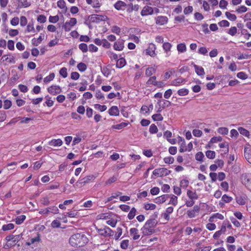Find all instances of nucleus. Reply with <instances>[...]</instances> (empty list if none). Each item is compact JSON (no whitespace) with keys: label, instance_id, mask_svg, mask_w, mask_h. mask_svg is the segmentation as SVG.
Returning <instances> with one entry per match:
<instances>
[{"label":"nucleus","instance_id":"1","mask_svg":"<svg viewBox=\"0 0 251 251\" xmlns=\"http://www.w3.org/2000/svg\"><path fill=\"white\" fill-rule=\"evenodd\" d=\"M88 238L83 233L75 234L69 239L70 244L75 247H83L88 242Z\"/></svg>","mask_w":251,"mask_h":251},{"label":"nucleus","instance_id":"2","mask_svg":"<svg viewBox=\"0 0 251 251\" xmlns=\"http://www.w3.org/2000/svg\"><path fill=\"white\" fill-rule=\"evenodd\" d=\"M157 222L155 219L148 220L142 228L143 234L144 235L148 236L151 235L154 233V227L156 226Z\"/></svg>","mask_w":251,"mask_h":251},{"label":"nucleus","instance_id":"3","mask_svg":"<svg viewBox=\"0 0 251 251\" xmlns=\"http://www.w3.org/2000/svg\"><path fill=\"white\" fill-rule=\"evenodd\" d=\"M22 238V234H18L16 235H10L7 236L5 240L7 242L5 245V248L14 246L17 242H18Z\"/></svg>","mask_w":251,"mask_h":251},{"label":"nucleus","instance_id":"4","mask_svg":"<svg viewBox=\"0 0 251 251\" xmlns=\"http://www.w3.org/2000/svg\"><path fill=\"white\" fill-rule=\"evenodd\" d=\"M241 179L243 184H244L248 189L251 190V174H243L241 176Z\"/></svg>","mask_w":251,"mask_h":251},{"label":"nucleus","instance_id":"5","mask_svg":"<svg viewBox=\"0 0 251 251\" xmlns=\"http://www.w3.org/2000/svg\"><path fill=\"white\" fill-rule=\"evenodd\" d=\"M89 19L92 23H99L101 21H105L107 19V16L102 15L92 14L89 16Z\"/></svg>","mask_w":251,"mask_h":251},{"label":"nucleus","instance_id":"6","mask_svg":"<svg viewBox=\"0 0 251 251\" xmlns=\"http://www.w3.org/2000/svg\"><path fill=\"white\" fill-rule=\"evenodd\" d=\"M171 171L165 168H160L155 169L153 171V175L157 177H163L167 176L170 173Z\"/></svg>","mask_w":251,"mask_h":251},{"label":"nucleus","instance_id":"7","mask_svg":"<svg viewBox=\"0 0 251 251\" xmlns=\"http://www.w3.org/2000/svg\"><path fill=\"white\" fill-rule=\"evenodd\" d=\"M98 233L104 237L113 236L114 231L108 226H105L103 228H97Z\"/></svg>","mask_w":251,"mask_h":251},{"label":"nucleus","instance_id":"8","mask_svg":"<svg viewBox=\"0 0 251 251\" xmlns=\"http://www.w3.org/2000/svg\"><path fill=\"white\" fill-rule=\"evenodd\" d=\"M77 20L75 18H72L69 22H66L63 25V27L66 32L71 30L72 27L76 24Z\"/></svg>","mask_w":251,"mask_h":251},{"label":"nucleus","instance_id":"9","mask_svg":"<svg viewBox=\"0 0 251 251\" xmlns=\"http://www.w3.org/2000/svg\"><path fill=\"white\" fill-rule=\"evenodd\" d=\"M200 211V207L198 205H195L193 209L187 211V214L190 218H193L198 215Z\"/></svg>","mask_w":251,"mask_h":251},{"label":"nucleus","instance_id":"10","mask_svg":"<svg viewBox=\"0 0 251 251\" xmlns=\"http://www.w3.org/2000/svg\"><path fill=\"white\" fill-rule=\"evenodd\" d=\"M48 91L50 94L55 95L61 93V89L58 86L53 85L48 88Z\"/></svg>","mask_w":251,"mask_h":251},{"label":"nucleus","instance_id":"11","mask_svg":"<svg viewBox=\"0 0 251 251\" xmlns=\"http://www.w3.org/2000/svg\"><path fill=\"white\" fill-rule=\"evenodd\" d=\"M155 50L156 47L155 45L153 44H151L149 45V48L146 50V53L147 54L150 55L151 57L154 56L155 55Z\"/></svg>","mask_w":251,"mask_h":251},{"label":"nucleus","instance_id":"12","mask_svg":"<svg viewBox=\"0 0 251 251\" xmlns=\"http://www.w3.org/2000/svg\"><path fill=\"white\" fill-rule=\"evenodd\" d=\"M114 49L117 50H122L124 49V41L123 40H118L114 44Z\"/></svg>","mask_w":251,"mask_h":251},{"label":"nucleus","instance_id":"13","mask_svg":"<svg viewBox=\"0 0 251 251\" xmlns=\"http://www.w3.org/2000/svg\"><path fill=\"white\" fill-rule=\"evenodd\" d=\"M153 12V8L150 6H145L141 11L142 16H146L149 14H151Z\"/></svg>","mask_w":251,"mask_h":251},{"label":"nucleus","instance_id":"14","mask_svg":"<svg viewBox=\"0 0 251 251\" xmlns=\"http://www.w3.org/2000/svg\"><path fill=\"white\" fill-rule=\"evenodd\" d=\"M63 144V142L60 139H52L49 142V145L53 147H60Z\"/></svg>","mask_w":251,"mask_h":251},{"label":"nucleus","instance_id":"15","mask_svg":"<svg viewBox=\"0 0 251 251\" xmlns=\"http://www.w3.org/2000/svg\"><path fill=\"white\" fill-rule=\"evenodd\" d=\"M168 21V18L165 16H158L156 20V24L159 25H163Z\"/></svg>","mask_w":251,"mask_h":251},{"label":"nucleus","instance_id":"16","mask_svg":"<svg viewBox=\"0 0 251 251\" xmlns=\"http://www.w3.org/2000/svg\"><path fill=\"white\" fill-rule=\"evenodd\" d=\"M108 113L111 116H118L119 114V110L117 106H113L108 110Z\"/></svg>","mask_w":251,"mask_h":251},{"label":"nucleus","instance_id":"17","mask_svg":"<svg viewBox=\"0 0 251 251\" xmlns=\"http://www.w3.org/2000/svg\"><path fill=\"white\" fill-rule=\"evenodd\" d=\"M169 197V195L166 194L163 195L160 197H158L155 199V202L156 203H161L165 202Z\"/></svg>","mask_w":251,"mask_h":251},{"label":"nucleus","instance_id":"18","mask_svg":"<svg viewBox=\"0 0 251 251\" xmlns=\"http://www.w3.org/2000/svg\"><path fill=\"white\" fill-rule=\"evenodd\" d=\"M187 195L190 200H197L198 196L196 192H193L191 190H188L187 192Z\"/></svg>","mask_w":251,"mask_h":251},{"label":"nucleus","instance_id":"19","mask_svg":"<svg viewBox=\"0 0 251 251\" xmlns=\"http://www.w3.org/2000/svg\"><path fill=\"white\" fill-rule=\"evenodd\" d=\"M195 72L199 75H203L204 74V69L202 67H200L197 65H194Z\"/></svg>","mask_w":251,"mask_h":251},{"label":"nucleus","instance_id":"20","mask_svg":"<svg viewBox=\"0 0 251 251\" xmlns=\"http://www.w3.org/2000/svg\"><path fill=\"white\" fill-rule=\"evenodd\" d=\"M126 6V3L122 1L119 0L115 4V8L119 10L122 9L123 7H125Z\"/></svg>","mask_w":251,"mask_h":251},{"label":"nucleus","instance_id":"21","mask_svg":"<svg viewBox=\"0 0 251 251\" xmlns=\"http://www.w3.org/2000/svg\"><path fill=\"white\" fill-rule=\"evenodd\" d=\"M130 233L134 235L133 239L134 240L138 239L140 237V235L138 234V229L136 228H131L130 229Z\"/></svg>","mask_w":251,"mask_h":251},{"label":"nucleus","instance_id":"22","mask_svg":"<svg viewBox=\"0 0 251 251\" xmlns=\"http://www.w3.org/2000/svg\"><path fill=\"white\" fill-rule=\"evenodd\" d=\"M126 62L124 58H121L117 61L116 67L121 68L125 66Z\"/></svg>","mask_w":251,"mask_h":251},{"label":"nucleus","instance_id":"23","mask_svg":"<svg viewBox=\"0 0 251 251\" xmlns=\"http://www.w3.org/2000/svg\"><path fill=\"white\" fill-rule=\"evenodd\" d=\"M1 59L3 60V61H6L8 63H15L14 61V57L13 56H11L10 57H8L7 55H4L2 56Z\"/></svg>","mask_w":251,"mask_h":251},{"label":"nucleus","instance_id":"24","mask_svg":"<svg viewBox=\"0 0 251 251\" xmlns=\"http://www.w3.org/2000/svg\"><path fill=\"white\" fill-rule=\"evenodd\" d=\"M156 70L152 67L148 68L145 72V75L147 76H151L153 73H155Z\"/></svg>","mask_w":251,"mask_h":251},{"label":"nucleus","instance_id":"25","mask_svg":"<svg viewBox=\"0 0 251 251\" xmlns=\"http://www.w3.org/2000/svg\"><path fill=\"white\" fill-rule=\"evenodd\" d=\"M25 216L22 215L18 216L15 219V222L17 225H20L22 223H23V222L25 220Z\"/></svg>","mask_w":251,"mask_h":251},{"label":"nucleus","instance_id":"26","mask_svg":"<svg viewBox=\"0 0 251 251\" xmlns=\"http://www.w3.org/2000/svg\"><path fill=\"white\" fill-rule=\"evenodd\" d=\"M43 40V38L41 36H40L38 38H33L32 39V43L35 46H38L42 41Z\"/></svg>","mask_w":251,"mask_h":251},{"label":"nucleus","instance_id":"27","mask_svg":"<svg viewBox=\"0 0 251 251\" xmlns=\"http://www.w3.org/2000/svg\"><path fill=\"white\" fill-rule=\"evenodd\" d=\"M177 49L179 52H183L186 51V47L184 43H180L177 45Z\"/></svg>","mask_w":251,"mask_h":251},{"label":"nucleus","instance_id":"28","mask_svg":"<svg viewBox=\"0 0 251 251\" xmlns=\"http://www.w3.org/2000/svg\"><path fill=\"white\" fill-rule=\"evenodd\" d=\"M78 70L80 72H84L87 69V65L84 63H79L77 65Z\"/></svg>","mask_w":251,"mask_h":251},{"label":"nucleus","instance_id":"29","mask_svg":"<svg viewBox=\"0 0 251 251\" xmlns=\"http://www.w3.org/2000/svg\"><path fill=\"white\" fill-rule=\"evenodd\" d=\"M136 212V209L134 207L132 208L128 214V218L129 220L133 219L135 216Z\"/></svg>","mask_w":251,"mask_h":251},{"label":"nucleus","instance_id":"30","mask_svg":"<svg viewBox=\"0 0 251 251\" xmlns=\"http://www.w3.org/2000/svg\"><path fill=\"white\" fill-rule=\"evenodd\" d=\"M14 228V225L12 223H10L7 225H4L2 226V229L3 231L9 230L12 229Z\"/></svg>","mask_w":251,"mask_h":251},{"label":"nucleus","instance_id":"31","mask_svg":"<svg viewBox=\"0 0 251 251\" xmlns=\"http://www.w3.org/2000/svg\"><path fill=\"white\" fill-rule=\"evenodd\" d=\"M184 79L181 78H177L172 82V84L174 86H178L180 83H183Z\"/></svg>","mask_w":251,"mask_h":251},{"label":"nucleus","instance_id":"32","mask_svg":"<svg viewBox=\"0 0 251 251\" xmlns=\"http://www.w3.org/2000/svg\"><path fill=\"white\" fill-rule=\"evenodd\" d=\"M152 119L154 121H161L163 120V117L160 114H155L152 116Z\"/></svg>","mask_w":251,"mask_h":251},{"label":"nucleus","instance_id":"33","mask_svg":"<svg viewBox=\"0 0 251 251\" xmlns=\"http://www.w3.org/2000/svg\"><path fill=\"white\" fill-rule=\"evenodd\" d=\"M57 5L58 7L61 9L65 8L67 10V8L66 6V3L64 0H59L57 2Z\"/></svg>","mask_w":251,"mask_h":251},{"label":"nucleus","instance_id":"34","mask_svg":"<svg viewBox=\"0 0 251 251\" xmlns=\"http://www.w3.org/2000/svg\"><path fill=\"white\" fill-rule=\"evenodd\" d=\"M206 156L208 158L213 159L215 157V152L212 151H207L205 153Z\"/></svg>","mask_w":251,"mask_h":251},{"label":"nucleus","instance_id":"35","mask_svg":"<svg viewBox=\"0 0 251 251\" xmlns=\"http://www.w3.org/2000/svg\"><path fill=\"white\" fill-rule=\"evenodd\" d=\"M59 74L63 78L67 77L68 76L67 68L65 67L61 68L59 71Z\"/></svg>","mask_w":251,"mask_h":251},{"label":"nucleus","instance_id":"36","mask_svg":"<svg viewBox=\"0 0 251 251\" xmlns=\"http://www.w3.org/2000/svg\"><path fill=\"white\" fill-rule=\"evenodd\" d=\"M189 93L187 89H180L177 91L178 94L180 96H184L187 95Z\"/></svg>","mask_w":251,"mask_h":251},{"label":"nucleus","instance_id":"37","mask_svg":"<svg viewBox=\"0 0 251 251\" xmlns=\"http://www.w3.org/2000/svg\"><path fill=\"white\" fill-rule=\"evenodd\" d=\"M238 131L240 133L243 135L245 136H249V135L250 133L249 131L242 127L238 128Z\"/></svg>","mask_w":251,"mask_h":251},{"label":"nucleus","instance_id":"38","mask_svg":"<svg viewBox=\"0 0 251 251\" xmlns=\"http://www.w3.org/2000/svg\"><path fill=\"white\" fill-rule=\"evenodd\" d=\"M156 77L155 76L151 77L149 80L147 82V85H155L156 81Z\"/></svg>","mask_w":251,"mask_h":251},{"label":"nucleus","instance_id":"39","mask_svg":"<svg viewBox=\"0 0 251 251\" xmlns=\"http://www.w3.org/2000/svg\"><path fill=\"white\" fill-rule=\"evenodd\" d=\"M94 107L96 109L99 110L101 112L104 111L107 109V107L105 105H101L99 104H96L94 105Z\"/></svg>","mask_w":251,"mask_h":251},{"label":"nucleus","instance_id":"40","mask_svg":"<svg viewBox=\"0 0 251 251\" xmlns=\"http://www.w3.org/2000/svg\"><path fill=\"white\" fill-rule=\"evenodd\" d=\"M241 34L245 36V37L249 39L251 37V34L249 33L248 30L244 28H242Z\"/></svg>","mask_w":251,"mask_h":251},{"label":"nucleus","instance_id":"41","mask_svg":"<svg viewBox=\"0 0 251 251\" xmlns=\"http://www.w3.org/2000/svg\"><path fill=\"white\" fill-rule=\"evenodd\" d=\"M204 156L203 153L202 152L200 151V152H198L196 154L195 158L197 161L202 162Z\"/></svg>","mask_w":251,"mask_h":251},{"label":"nucleus","instance_id":"42","mask_svg":"<svg viewBox=\"0 0 251 251\" xmlns=\"http://www.w3.org/2000/svg\"><path fill=\"white\" fill-rule=\"evenodd\" d=\"M225 14L227 18L231 21H235L237 18L235 14H231L229 12H226Z\"/></svg>","mask_w":251,"mask_h":251},{"label":"nucleus","instance_id":"43","mask_svg":"<svg viewBox=\"0 0 251 251\" xmlns=\"http://www.w3.org/2000/svg\"><path fill=\"white\" fill-rule=\"evenodd\" d=\"M177 203V197L175 195H173L171 198L169 204H172L176 206Z\"/></svg>","mask_w":251,"mask_h":251},{"label":"nucleus","instance_id":"44","mask_svg":"<svg viewBox=\"0 0 251 251\" xmlns=\"http://www.w3.org/2000/svg\"><path fill=\"white\" fill-rule=\"evenodd\" d=\"M127 125V123H122L120 124H118L116 125H114L113 126V128L117 129H120L125 127H126Z\"/></svg>","mask_w":251,"mask_h":251},{"label":"nucleus","instance_id":"45","mask_svg":"<svg viewBox=\"0 0 251 251\" xmlns=\"http://www.w3.org/2000/svg\"><path fill=\"white\" fill-rule=\"evenodd\" d=\"M149 131L151 133H156L158 131V128L154 124H152L150 127Z\"/></svg>","mask_w":251,"mask_h":251},{"label":"nucleus","instance_id":"46","mask_svg":"<svg viewBox=\"0 0 251 251\" xmlns=\"http://www.w3.org/2000/svg\"><path fill=\"white\" fill-rule=\"evenodd\" d=\"M54 76H55V75H54V73H51L49 75H48V76H46L45 78H44V81L45 83H48V82L50 81L51 80H52L54 78Z\"/></svg>","mask_w":251,"mask_h":251},{"label":"nucleus","instance_id":"47","mask_svg":"<svg viewBox=\"0 0 251 251\" xmlns=\"http://www.w3.org/2000/svg\"><path fill=\"white\" fill-rule=\"evenodd\" d=\"M144 208L146 210H154L156 208V205L152 203H147L145 205Z\"/></svg>","mask_w":251,"mask_h":251},{"label":"nucleus","instance_id":"48","mask_svg":"<svg viewBox=\"0 0 251 251\" xmlns=\"http://www.w3.org/2000/svg\"><path fill=\"white\" fill-rule=\"evenodd\" d=\"M48 208L49 209L50 213H51L54 214H57L58 213L59 210H58L57 207H56V206H50V207H48Z\"/></svg>","mask_w":251,"mask_h":251},{"label":"nucleus","instance_id":"49","mask_svg":"<svg viewBox=\"0 0 251 251\" xmlns=\"http://www.w3.org/2000/svg\"><path fill=\"white\" fill-rule=\"evenodd\" d=\"M79 49L83 52H86L88 50V46L85 43H81L79 45Z\"/></svg>","mask_w":251,"mask_h":251},{"label":"nucleus","instance_id":"50","mask_svg":"<svg viewBox=\"0 0 251 251\" xmlns=\"http://www.w3.org/2000/svg\"><path fill=\"white\" fill-rule=\"evenodd\" d=\"M237 32V29L235 26H232L228 30V33L231 35V36H234Z\"/></svg>","mask_w":251,"mask_h":251},{"label":"nucleus","instance_id":"51","mask_svg":"<svg viewBox=\"0 0 251 251\" xmlns=\"http://www.w3.org/2000/svg\"><path fill=\"white\" fill-rule=\"evenodd\" d=\"M12 105L11 101L9 100H5L3 102V108L5 109H9Z\"/></svg>","mask_w":251,"mask_h":251},{"label":"nucleus","instance_id":"52","mask_svg":"<svg viewBox=\"0 0 251 251\" xmlns=\"http://www.w3.org/2000/svg\"><path fill=\"white\" fill-rule=\"evenodd\" d=\"M59 16L58 15L55 16H50L49 17V22L52 23H55L59 21Z\"/></svg>","mask_w":251,"mask_h":251},{"label":"nucleus","instance_id":"53","mask_svg":"<svg viewBox=\"0 0 251 251\" xmlns=\"http://www.w3.org/2000/svg\"><path fill=\"white\" fill-rule=\"evenodd\" d=\"M218 131L221 134L226 135L228 133V130L226 127H220L218 129Z\"/></svg>","mask_w":251,"mask_h":251},{"label":"nucleus","instance_id":"54","mask_svg":"<svg viewBox=\"0 0 251 251\" xmlns=\"http://www.w3.org/2000/svg\"><path fill=\"white\" fill-rule=\"evenodd\" d=\"M236 201L240 205H244L246 203L245 199L242 197H237Z\"/></svg>","mask_w":251,"mask_h":251},{"label":"nucleus","instance_id":"55","mask_svg":"<svg viewBox=\"0 0 251 251\" xmlns=\"http://www.w3.org/2000/svg\"><path fill=\"white\" fill-rule=\"evenodd\" d=\"M41 202L44 205H48L50 204L49 198L47 197H43L41 200Z\"/></svg>","mask_w":251,"mask_h":251},{"label":"nucleus","instance_id":"56","mask_svg":"<svg viewBox=\"0 0 251 251\" xmlns=\"http://www.w3.org/2000/svg\"><path fill=\"white\" fill-rule=\"evenodd\" d=\"M111 31L112 32L119 35L121 32V29L119 27L114 25L112 27Z\"/></svg>","mask_w":251,"mask_h":251},{"label":"nucleus","instance_id":"57","mask_svg":"<svg viewBox=\"0 0 251 251\" xmlns=\"http://www.w3.org/2000/svg\"><path fill=\"white\" fill-rule=\"evenodd\" d=\"M129 241L128 240H123L121 243V248L123 249H126L128 246Z\"/></svg>","mask_w":251,"mask_h":251},{"label":"nucleus","instance_id":"58","mask_svg":"<svg viewBox=\"0 0 251 251\" xmlns=\"http://www.w3.org/2000/svg\"><path fill=\"white\" fill-rule=\"evenodd\" d=\"M164 161L166 163L172 164L174 162V158L172 156L166 157L164 158Z\"/></svg>","mask_w":251,"mask_h":251},{"label":"nucleus","instance_id":"59","mask_svg":"<svg viewBox=\"0 0 251 251\" xmlns=\"http://www.w3.org/2000/svg\"><path fill=\"white\" fill-rule=\"evenodd\" d=\"M26 30L28 32H30L31 31H33V32H35V29L33 26V23H29L27 26V29Z\"/></svg>","mask_w":251,"mask_h":251},{"label":"nucleus","instance_id":"60","mask_svg":"<svg viewBox=\"0 0 251 251\" xmlns=\"http://www.w3.org/2000/svg\"><path fill=\"white\" fill-rule=\"evenodd\" d=\"M171 47V44L168 42L164 43L163 45V48L166 52L170 50Z\"/></svg>","mask_w":251,"mask_h":251},{"label":"nucleus","instance_id":"61","mask_svg":"<svg viewBox=\"0 0 251 251\" xmlns=\"http://www.w3.org/2000/svg\"><path fill=\"white\" fill-rule=\"evenodd\" d=\"M218 24L221 27H228L229 26V23L226 20H222Z\"/></svg>","mask_w":251,"mask_h":251},{"label":"nucleus","instance_id":"62","mask_svg":"<svg viewBox=\"0 0 251 251\" xmlns=\"http://www.w3.org/2000/svg\"><path fill=\"white\" fill-rule=\"evenodd\" d=\"M79 76L80 75L77 72H72L71 74V78L73 80H77Z\"/></svg>","mask_w":251,"mask_h":251},{"label":"nucleus","instance_id":"63","mask_svg":"<svg viewBox=\"0 0 251 251\" xmlns=\"http://www.w3.org/2000/svg\"><path fill=\"white\" fill-rule=\"evenodd\" d=\"M237 76L242 79H246L248 77V75L245 73L241 72L237 74Z\"/></svg>","mask_w":251,"mask_h":251},{"label":"nucleus","instance_id":"64","mask_svg":"<svg viewBox=\"0 0 251 251\" xmlns=\"http://www.w3.org/2000/svg\"><path fill=\"white\" fill-rule=\"evenodd\" d=\"M222 199L225 202H229L231 201L232 198L225 194L222 196Z\"/></svg>","mask_w":251,"mask_h":251}]
</instances>
